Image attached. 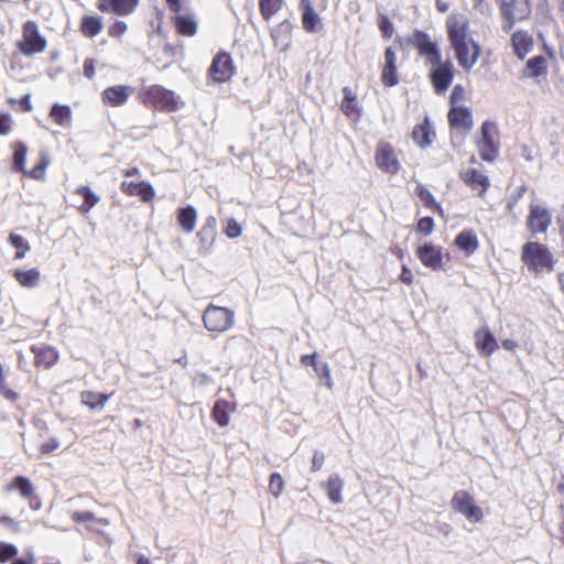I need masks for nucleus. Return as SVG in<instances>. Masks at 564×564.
<instances>
[{
    "label": "nucleus",
    "mask_w": 564,
    "mask_h": 564,
    "mask_svg": "<svg viewBox=\"0 0 564 564\" xmlns=\"http://www.w3.org/2000/svg\"><path fill=\"white\" fill-rule=\"evenodd\" d=\"M127 29H128V26H127L126 22L116 21L115 23H112L109 26L108 34L111 37L118 39L127 32Z\"/></svg>",
    "instance_id": "obj_55"
},
{
    "label": "nucleus",
    "mask_w": 564,
    "mask_h": 564,
    "mask_svg": "<svg viewBox=\"0 0 564 564\" xmlns=\"http://www.w3.org/2000/svg\"><path fill=\"white\" fill-rule=\"evenodd\" d=\"M511 43L513 47L514 54L523 59L524 56L532 50L533 47V39L525 31H517L511 36Z\"/></svg>",
    "instance_id": "obj_30"
},
{
    "label": "nucleus",
    "mask_w": 564,
    "mask_h": 564,
    "mask_svg": "<svg viewBox=\"0 0 564 564\" xmlns=\"http://www.w3.org/2000/svg\"><path fill=\"white\" fill-rule=\"evenodd\" d=\"M521 261L535 275L553 272L556 262L550 248L539 241H528L522 246Z\"/></svg>",
    "instance_id": "obj_2"
},
{
    "label": "nucleus",
    "mask_w": 564,
    "mask_h": 564,
    "mask_svg": "<svg viewBox=\"0 0 564 564\" xmlns=\"http://www.w3.org/2000/svg\"><path fill=\"white\" fill-rule=\"evenodd\" d=\"M18 553V549L10 543L0 542V563H6L13 558Z\"/></svg>",
    "instance_id": "obj_51"
},
{
    "label": "nucleus",
    "mask_w": 564,
    "mask_h": 564,
    "mask_svg": "<svg viewBox=\"0 0 564 564\" xmlns=\"http://www.w3.org/2000/svg\"><path fill=\"white\" fill-rule=\"evenodd\" d=\"M447 119L452 128L467 131L473 127L471 112L465 107H452L447 113Z\"/></svg>",
    "instance_id": "obj_28"
},
{
    "label": "nucleus",
    "mask_w": 564,
    "mask_h": 564,
    "mask_svg": "<svg viewBox=\"0 0 564 564\" xmlns=\"http://www.w3.org/2000/svg\"><path fill=\"white\" fill-rule=\"evenodd\" d=\"M434 227H435V224H434L433 218L430 216H426V217H422L417 220L416 231L424 236H429L433 232Z\"/></svg>",
    "instance_id": "obj_50"
},
{
    "label": "nucleus",
    "mask_w": 564,
    "mask_h": 564,
    "mask_svg": "<svg viewBox=\"0 0 564 564\" xmlns=\"http://www.w3.org/2000/svg\"><path fill=\"white\" fill-rule=\"evenodd\" d=\"M12 275L20 286L26 289L35 288L41 280V272L37 268L29 270L15 269L13 270Z\"/></svg>",
    "instance_id": "obj_36"
},
{
    "label": "nucleus",
    "mask_w": 564,
    "mask_h": 564,
    "mask_svg": "<svg viewBox=\"0 0 564 564\" xmlns=\"http://www.w3.org/2000/svg\"><path fill=\"white\" fill-rule=\"evenodd\" d=\"M74 194L83 198V203L77 207L82 215L88 214L100 200V197L87 185L78 186L74 189Z\"/></svg>",
    "instance_id": "obj_33"
},
{
    "label": "nucleus",
    "mask_w": 564,
    "mask_h": 564,
    "mask_svg": "<svg viewBox=\"0 0 564 564\" xmlns=\"http://www.w3.org/2000/svg\"><path fill=\"white\" fill-rule=\"evenodd\" d=\"M451 506L469 522H479L484 518L481 508L476 505L474 497L466 490L456 491L452 497Z\"/></svg>",
    "instance_id": "obj_12"
},
{
    "label": "nucleus",
    "mask_w": 564,
    "mask_h": 564,
    "mask_svg": "<svg viewBox=\"0 0 564 564\" xmlns=\"http://www.w3.org/2000/svg\"><path fill=\"white\" fill-rule=\"evenodd\" d=\"M96 7L102 13L126 17L135 10L138 3L134 0H98Z\"/></svg>",
    "instance_id": "obj_21"
},
{
    "label": "nucleus",
    "mask_w": 564,
    "mask_h": 564,
    "mask_svg": "<svg viewBox=\"0 0 564 564\" xmlns=\"http://www.w3.org/2000/svg\"><path fill=\"white\" fill-rule=\"evenodd\" d=\"M431 69L429 73L430 82L433 86L435 94H444L452 85L455 77V67L449 59L442 61L438 58V63H429Z\"/></svg>",
    "instance_id": "obj_8"
},
{
    "label": "nucleus",
    "mask_w": 564,
    "mask_h": 564,
    "mask_svg": "<svg viewBox=\"0 0 564 564\" xmlns=\"http://www.w3.org/2000/svg\"><path fill=\"white\" fill-rule=\"evenodd\" d=\"M173 18L176 33L182 36H194L197 32V22L191 14H178Z\"/></svg>",
    "instance_id": "obj_32"
},
{
    "label": "nucleus",
    "mask_w": 564,
    "mask_h": 564,
    "mask_svg": "<svg viewBox=\"0 0 564 564\" xmlns=\"http://www.w3.org/2000/svg\"><path fill=\"white\" fill-rule=\"evenodd\" d=\"M551 225V214L547 209L538 205L530 206V213L527 218V227L532 235L546 232Z\"/></svg>",
    "instance_id": "obj_19"
},
{
    "label": "nucleus",
    "mask_w": 564,
    "mask_h": 564,
    "mask_svg": "<svg viewBox=\"0 0 564 564\" xmlns=\"http://www.w3.org/2000/svg\"><path fill=\"white\" fill-rule=\"evenodd\" d=\"M325 454L322 451H314L313 457H312V466L311 471L317 473L323 468V465L325 463Z\"/></svg>",
    "instance_id": "obj_56"
},
{
    "label": "nucleus",
    "mask_w": 564,
    "mask_h": 564,
    "mask_svg": "<svg viewBox=\"0 0 564 564\" xmlns=\"http://www.w3.org/2000/svg\"><path fill=\"white\" fill-rule=\"evenodd\" d=\"M167 8L171 12L177 13L182 10L181 0H165Z\"/></svg>",
    "instance_id": "obj_63"
},
{
    "label": "nucleus",
    "mask_w": 564,
    "mask_h": 564,
    "mask_svg": "<svg viewBox=\"0 0 564 564\" xmlns=\"http://www.w3.org/2000/svg\"><path fill=\"white\" fill-rule=\"evenodd\" d=\"M319 356L317 352H313L311 355H302L300 358L301 365L304 367H313L315 362L318 360Z\"/></svg>",
    "instance_id": "obj_62"
},
{
    "label": "nucleus",
    "mask_w": 564,
    "mask_h": 564,
    "mask_svg": "<svg viewBox=\"0 0 564 564\" xmlns=\"http://www.w3.org/2000/svg\"><path fill=\"white\" fill-rule=\"evenodd\" d=\"M451 47L462 68L471 69L481 54L480 45L474 40L468 18L463 13H452L445 21Z\"/></svg>",
    "instance_id": "obj_1"
},
{
    "label": "nucleus",
    "mask_w": 564,
    "mask_h": 564,
    "mask_svg": "<svg viewBox=\"0 0 564 564\" xmlns=\"http://www.w3.org/2000/svg\"><path fill=\"white\" fill-rule=\"evenodd\" d=\"M284 490V480L281 474L272 473L269 478V492L274 497L279 498Z\"/></svg>",
    "instance_id": "obj_48"
},
{
    "label": "nucleus",
    "mask_w": 564,
    "mask_h": 564,
    "mask_svg": "<svg viewBox=\"0 0 564 564\" xmlns=\"http://www.w3.org/2000/svg\"><path fill=\"white\" fill-rule=\"evenodd\" d=\"M341 91L343 99L339 105L341 112L349 119L358 120L361 116V109L356 95L348 86H345Z\"/></svg>",
    "instance_id": "obj_29"
},
{
    "label": "nucleus",
    "mask_w": 564,
    "mask_h": 564,
    "mask_svg": "<svg viewBox=\"0 0 564 564\" xmlns=\"http://www.w3.org/2000/svg\"><path fill=\"white\" fill-rule=\"evenodd\" d=\"M138 99L144 107L161 112H174L180 108V98L175 93L161 85L142 88L138 94Z\"/></svg>",
    "instance_id": "obj_3"
},
{
    "label": "nucleus",
    "mask_w": 564,
    "mask_h": 564,
    "mask_svg": "<svg viewBox=\"0 0 564 564\" xmlns=\"http://www.w3.org/2000/svg\"><path fill=\"white\" fill-rule=\"evenodd\" d=\"M475 347L484 357H490L498 348V341L487 327L479 328L474 334Z\"/></svg>",
    "instance_id": "obj_24"
},
{
    "label": "nucleus",
    "mask_w": 564,
    "mask_h": 564,
    "mask_svg": "<svg viewBox=\"0 0 564 564\" xmlns=\"http://www.w3.org/2000/svg\"><path fill=\"white\" fill-rule=\"evenodd\" d=\"M414 192L427 209L436 213L441 217H444V209L442 205L436 202L434 195L425 185L417 184Z\"/></svg>",
    "instance_id": "obj_38"
},
{
    "label": "nucleus",
    "mask_w": 564,
    "mask_h": 564,
    "mask_svg": "<svg viewBox=\"0 0 564 564\" xmlns=\"http://www.w3.org/2000/svg\"><path fill=\"white\" fill-rule=\"evenodd\" d=\"M408 43L417 51L420 56L425 58L426 64L438 63V58L442 56L441 50L426 32L414 30L409 36Z\"/></svg>",
    "instance_id": "obj_10"
},
{
    "label": "nucleus",
    "mask_w": 564,
    "mask_h": 564,
    "mask_svg": "<svg viewBox=\"0 0 564 564\" xmlns=\"http://www.w3.org/2000/svg\"><path fill=\"white\" fill-rule=\"evenodd\" d=\"M8 104L10 106L18 105L19 106L18 110L21 112H31L33 110V106L31 102V94H26V95L22 96L20 99L9 98Z\"/></svg>",
    "instance_id": "obj_49"
},
{
    "label": "nucleus",
    "mask_w": 564,
    "mask_h": 564,
    "mask_svg": "<svg viewBox=\"0 0 564 564\" xmlns=\"http://www.w3.org/2000/svg\"><path fill=\"white\" fill-rule=\"evenodd\" d=\"M30 350L34 356L33 364L36 368L51 369L58 362L59 352L51 345H32Z\"/></svg>",
    "instance_id": "obj_18"
},
{
    "label": "nucleus",
    "mask_w": 564,
    "mask_h": 564,
    "mask_svg": "<svg viewBox=\"0 0 564 564\" xmlns=\"http://www.w3.org/2000/svg\"><path fill=\"white\" fill-rule=\"evenodd\" d=\"M500 12L505 20L503 31L510 32L514 24L529 18L531 13V4L529 0H510L502 1Z\"/></svg>",
    "instance_id": "obj_9"
},
{
    "label": "nucleus",
    "mask_w": 564,
    "mask_h": 564,
    "mask_svg": "<svg viewBox=\"0 0 564 564\" xmlns=\"http://www.w3.org/2000/svg\"><path fill=\"white\" fill-rule=\"evenodd\" d=\"M434 132L429 122V119H424L422 123L416 124L412 131V139L420 148H426L432 144Z\"/></svg>",
    "instance_id": "obj_34"
},
{
    "label": "nucleus",
    "mask_w": 564,
    "mask_h": 564,
    "mask_svg": "<svg viewBox=\"0 0 564 564\" xmlns=\"http://www.w3.org/2000/svg\"><path fill=\"white\" fill-rule=\"evenodd\" d=\"M381 83L384 87H394L399 84L397 55L392 47L384 51V65L381 70Z\"/></svg>",
    "instance_id": "obj_22"
},
{
    "label": "nucleus",
    "mask_w": 564,
    "mask_h": 564,
    "mask_svg": "<svg viewBox=\"0 0 564 564\" xmlns=\"http://www.w3.org/2000/svg\"><path fill=\"white\" fill-rule=\"evenodd\" d=\"M416 257L422 262V264L431 269L432 271H441L444 270V257L447 261L451 260L449 253H443V248L441 246L433 245L432 242H425L422 246H419L416 249Z\"/></svg>",
    "instance_id": "obj_15"
},
{
    "label": "nucleus",
    "mask_w": 564,
    "mask_h": 564,
    "mask_svg": "<svg viewBox=\"0 0 564 564\" xmlns=\"http://www.w3.org/2000/svg\"><path fill=\"white\" fill-rule=\"evenodd\" d=\"M217 237V219L214 216H208L204 225L197 232V238L204 248H210Z\"/></svg>",
    "instance_id": "obj_31"
},
{
    "label": "nucleus",
    "mask_w": 564,
    "mask_h": 564,
    "mask_svg": "<svg viewBox=\"0 0 564 564\" xmlns=\"http://www.w3.org/2000/svg\"><path fill=\"white\" fill-rule=\"evenodd\" d=\"M120 191L130 197H138L142 203H151L155 197L153 186L145 181L134 182L123 180L120 184Z\"/></svg>",
    "instance_id": "obj_17"
},
{
    "label": "nucleus",
    "mask_w": 564,
    "mask_h": 564,
    "mask_svg": "<svg viewBox=\"0 0 564 564\" xmlns=\"http://www.w3.org/2000/svg\"><path fill=\"white\" fill-rule=\"evenodd\" d=\"M283 7V0H259V10L264 21H270Z\"/></svg>",
    "instance_id": "obj_43"
},
{
    "label": "nucleus",
    "mask_w": 564,
    "mask_h": 564,
    "mask_svg": "<svg viewBox=\"0 0 564 564\" xmlns=\"http://www.w3.org/2000/svg\"><path fill=\"white\" fill-rule=\"evenodd\" d=\"M525 74L529 77L545 76L547 73V59L542 56H534L527 62Z\"/></svg>",
    "instance_id": "obj_42"
},
{
    "label": "nucleus",
    "mask_w": 564,
    "mask_h": 564,
    "mask_svg": "<svg viewBox=\"0 0 564 564\" xmlns=\"http://www.w3.org/2000/svg\"><path fill=\"white\" fill-rule=\"evenodd\" d=\"M112 393H98L90 390H84L79 394L82 404L93 411L104 409Z\"/></svg>",
    "instance_id": "obj_35"
},
{
    "label": "nucleus",
    "mask_w": 564,
    "mask_h": 564,
    "mask_svg": "<svg viewBox=\"0 0 564 564\" xmlns=\"http://www.w3.org/2000/svg\"><path fill=\"white\" fill-rule=\"evenodd\" d=\"M0 524L15 533L21 531L20 522L7 514L0 516Z\"/></svg>",
    "instance_id": "obj_57"
},
{
    "label": "nucleus",
    "mask_w": 564,
    "mask_h": 564,
    "mask_svg": "<svg viewBox=\"0 0 564 564\" xmlns=\"http://www.w3.org/2000/svg\"><path fill=\"white\" fill-rule=\"evenodd\" d=\"M224 234L228 238L235 239V238H238L239 236H241L242 228L235 219L230 218L227 220L226 227L224 229Z\"/></svg>",
    "instance_id": "obj_52"
},
{
    "label": "nucleus",
    "mask_w": 564,
    "mask_h": 564,
    "mask_svg": "<svg viewBox=\"0 0 564 564\" xmlns=\"http://www.w3.org/2000/svg\"><path fill=\"white\" fill-rule=\"evenodd\" d=\"M9 242L17 249L14 259H23L26 252L30 250V245L24 237L18 234H10Z\"/></svg>",
    "instance_id": "obj_45"
},
{
    "label": "nucleus",
    "mask_w": 564,
    "mask_h": 564,
    "mask_svg": "<svg viewBox=\"0 0 564 564\" xmlns=\"http://www.w3.org/2000/svg\"><path fill=\"white\" fill-rule=\"evenodd\" d=\"M343 487H344V481L340 478V476L337 474L330 475L327 478L326 482L323 484V488L325 489L328 499L334 505H338V503L343 502V497H341Z\"/></svg>",
    "instance_id": "obj_37"
},
{
    "label": "nucleus",
    "mask_w": 564,
    "mask_h": 564,
    "mask_svg": "<svg viewBox=\"0 0 564 564\" xmlns=\"http://www.w3.org/2000/svg\"><path fill=\"white\" fill-rule=\"evenodd\" d=\"M400 281L406 285H411L414 281V275L406 264H402Z\"/></svg>",
    "instance_id": "obj_60"
},
{
    "label": "nucleus",
    "mask_w": 564,
    "mask_h": 564,
    "mask_svg": "<svg viewBox=\"0 0 564 564\" xmlns=\"http://www.w3.org/2000/svg\"><path fill=\"white\" fill-rule=\"evenodd\" d=\"M6 492L17 491L28 501L30 509L37 511L42 508L41 497L36 494L33 482L25 476L13 477L4 487Z\"/></svg>",
    "instance_id": "obj_11"
},
{
    "label": "nucleus",
    "mask_w": 564,
    "mask_h": 564,
    "mask_svg": "<svg viewBox=\"0 0 564 564\" xmlns=\"http://www.w3.org/2000/svg\"><path fill=\"white\" fill-rule=\"evenodd\" d=\"M132 91L133 89L130 86H110L101 93V101L108 107H121L128 101Z\"/></svg>",
    "instance_id": "obj_20"
},
{
    "label": "nucleus",
    "mask_w": 564,
    "mask_h": 564,
    "mask_svg": "<svg viewBox=\"0 0 564 564\" xmlns=\"http://www.w3.org/2000/svg\"><path fill=\"white\" fill-rule=\"evenodd\" d=\"M194 381L200 386H204V384L209 383L212 381V379L207 373H197Z\"/></svg>",
    "instance_id": "obj_64"
},
{
    "label": "nucleus",
    "mask_w": 564,
    "mask_h": 564,
    "mask_svg": "<svg viewBox=\"0 0 564 564\" xmlns=\"http://www.w3.org/2000/svg\"><path fill=\"white\" fill-rule=\"evenodd\" d=\"M83 68L87 78L93 79L95 77V61L93 58H86Z\"/></svg>",
    "instance_id": "obj_61"
},
{
    "label": "nucleus",
    "mask_w": 564,
    "mask_h": 564,
    "mask_svg": "<svg viewBox=\"0 0 564 564\" xmlns=\"http://www.w3.org/2000/svg\"><path fill=\"white\" fill-rule=\"evenodd\" d=\"M377 167L383 173L395 175L401 170V164L394 148L387 141H379L375 152Z\"/></svg>",
    "instance_id": "obj_14"
},
{
    "label": "nucleus",
    "mask_w": 564,
    "mask_h": 564,
    "mask_svg": "<svg viewBox=\"0 0 564 564\" xmlns=\"http://www.w3.org/2000/svg\"><path fill=\"white\" fill-rule=\"evenodd\" d=\"M204 327L215 335L226 333L235 325V313L224 306L209 304L202 315Z\"/></svg>",
    "instance_id": "obj_5"
},
{
    "label": "nucleus",
    "mask_w": 564,
    "mask_h": 564,
    "mask_svg": "<svg viewBox=\"0 0 564 564\" xmlns=\"http://www.w3.org/2000/svg\"><path fill=\"white\" fill-rule=\"evenodd\" d=\"M236 74V66L231 55L226 51H219L207 69V76L214 84L229 82Z\"/></svg>",
    "instance_id": "obj_7"
},
{
    "label": "nucleus",
    "mask_w": 564,
    "mask_h": 564,
    "mask_svg": "<svg viewBox=\"0 0 564 564\" xmlns=\"http://www.w3.org/2000/svg\"><path fill=\"white\" fill-rule=\"evenodd\" d=\"M70 518L76 523H98L101 525H108L109 521L105 518H97L90 511H74L70 514Z\"/></svg>",
    "instance_id": "obj_44"
},
{
    "label": "nucleus",
    "mask_w": 564,
    "mask_h": 564,
    "mask_svg": "<svg viewBox=\"0 0 564 564\" xmlns=\"http://www.w3.org/2000/svg\"><path fill=\"white\" fill-rule=\"evenodd\" d=\"M453 246L469 258L478 250L479 240L473 229H464L456 235Z\"/></svg>",
    "instance_id": "obj_23"
},
{
    "label": "nucleus",
    "mask_w": 564,
    "mask_h": 564,
    "mask_svg": "<svg viewBox=\"0 0 564 564\" xmlns=\"http://www.w3.org/2000/svg\"><path fill=\"white\" fill-rule=\"evenodd\" d=\"M465 98V89L462 85H456L451 94L452 107H458L457 105Z\"/></svg>",
    "instance_id": "obj_59"
},
{
    "label": "nucleus",
    "mask_w": 564,
    "mask_h": 564,
    "mask_svg": "<svg viewBox=\"0 0 564 564\" xmlns=\"http://www.w3.org/2000/svg\"><path fill=\"white\" fill-rule=\"evenodd\" d=\"M13 127L12 118L7 112H0V135H7Z\"/></svg>",
    "instance_id": "obj_54"
},
{
    "label": "nucleus",
    "mask_w": 564,
    "mask_h": 564,
    "mask_svg": "<svg viewBox=\"0 0 564 564\" xmlns=\"http://www.w3.org/2000/svg\"><path fill=\"white\" fill-rule=\"evenodd\" d=\"M102 30V19L98 15H84L80 20L79 31L88 39L98 35Z\"/></svg>",
    "instance_id": "obj_39"
},
{
    "label": "nucleus",
    "mask_w": 564,
    "mask_h": 564,
    "mask_svg": "<svg viewBox=\"0 0 564 564\" xmlns=\"http://www.w3.org/2000/svg\"><path fill=\"white\" fill-rule=\"evenodd\" d=\"M48 116L57 126L68 127L72 122V108L68 105L54 104Z\"/></svg>",
    "instance_id": "obj_40"
},
{
    "label": "nucleus",
    "mask_w": 564,
    "mask_h": 564,
    "mask_svg": "<svg viewBox=\"0 0 564 564\" xmlns=\"http://www.w3.org/2000/svg\"><path fill=\"white\" fill-rule=\"evenodd\" d=\"M10 149L12 150L11 169L13 172L22 173L24 176L32 180H44L45 171L50 164V158L47 153L41 152L37 164L34 165L31 170H26L25 162L29 152L26 144L22 141H13L10 144Z\"/></svg>",
    "instance_id": "obj_4"
},
{
    "label": "nucleus",
    "mask_w": 564,
    "mask_h": 564,
    "mask_svg": "<svg viewBox=\"0 0 564 564\" xmlns=\"http://www.w3.org/2000/svg\"><path fill=\"white\" fill-rule=\"evenodd\" d=\"M497 134L496 124L485 121L481 126V137L476 142V147L481 160L494 162L499 154V144L495 141Z\"/></svg>",
    "instance_id": "obj_13"
},
{
    "label": "nucleus",
    "mask_w": 564,
    "mask_h": 564,
    "mask_svg": "<svg viewBox=\"0 0 564 564\" xmlns=\"http://www.w3.org/2000/svg\"><path fill=\"white\" fill-rule=\"evenodd\" d=\"M0 395L10 402H17L19 400V393L11 389L6 380L2 365H0Z\"/></svg>",
    "instance_id": "obj_47"
},
{
    "label": "nucleus",
    "mask_w": 564,
    "mask_h": 564,
    "mask_svg": "<svg viewBox=\"0 0 564 564\" xmlns=\"http://www.w3.org/2000/svg\"><path fill=\"white\" fill-rule=\"evenodd\" d=\"M292 29V23L289 20H284L270 32L274 46L279 47L281 52H286L291 46Z\"/></svg>",
    "instance_id": "obj_26"
},
{
    "label": "nucleus",
    "mask_w": 564,
    "mask_h": 564,
    "mask_svg": "<svg viewBox=\"0 0 564 564\" xmlns=\"http://www.w3.org/2000/svg\"><path fill=\"white\" fill-rule=\"evenodd\" d=\"M197 213L193 206L182 207L177 210V223L185 232H192L195 228Z\"/></svg>",
    "instance_id": "obj_41"
},
{
    "label": "nucleus",
    "mask_w": 564,
    "mask_h": 564,
    "mask_svg": "<svg viewBox=\"0 0 564 564\" xmlns=\"http://www.w3.org/2000/svg\"><path fill=\"white\" fill-rule=\"evenodd\" d=\"M59 447V442L55 437L48 438L46 442L41 444L40 446V453L42 455L51 454L52 452L56 451Z\"/></svg>",
    "instance_id": "obj_58"
},
{
    "label": "nucleus",
    "mask_w": 564,
    "mask_h": 564,
    "mask_svg": "<svg viewBox=\"0 0 564 564\" xmlns=\"http://www.w3.org/2000/svg\"><path fill=\"white\" fill-rule=\"evenodd\" d=\"M378 26L383 37L390 39L392 36L394 28L388 17L381 15L378 21Z\"/></svg>",
    "instance_id": "obj_53"
},
{
    "label": "nucleus",
    "mask_w": 564,
    "mask_h": 564,
    "mask_svg": "<svg viewBox=\"0 0 564 564\" xmlns=\"http://www.w3.org/2000/svg\"><path fill=\"white\" fill-rule=\"evenodd\" d=\"M316 376L321 379L324 386L328 389H333L334 381L332 379L330 369L327 362L317 360L313 366Z\"/></svg>",
    "instance_id": "obj_46"
},
{
    "label": "nucleus",
    "mask_w": 564,
    "mask_h": 564,
    "mask_svg": "<svg viewBox=\"0 0 564 564\" xmlns=\"http://www.w3.org/2000/svg\"><path fill=\"white\" fill-rule=\"evenodd\" d=\"M236 411V403L225 400L217 399L212 409V419L220 427H226L230 422V414Z\"/></svg>",
    "instance_id": "obj_27"
},
{
    "label": "nucleus",
    "mask_w": 564,
    "mask_h": 564,
    "mask_svg": "<svg viewBox=\"0 0 564 564\" xmlns=\"http://www.w3.org/2000/svg\"><path fill=\"white\" fill-rule=\"evenodd\" d=\"M302 26L307 33H314L323 28L319 15L315 12L311 0H301Z\"/></svg>",
    "instance_id": "obj_25"
},
{
    "label": "nucleus",
    "mask_w": 564,
    "mask_h": 564,
    "mask_svg": "<svg viewBox=\"0 0 564 564\" xmlns=\"http://www.w3.org/2000/svg\"><path fill=\"white\" fill-rule=\"evenodd\" d=\"M459 178L471 191L476 192L481 198L485 197L486 192L490 187L489 177L481 171L475 167H468L459 172Z\"/></svg>",
    "instance_id": "obj_16"
},
{
    "label": "nucleus",
    "mask_w": 564,
    "mask_h": 564,
    "mask_svg": "<svg viewBox=\"0 0 564 564\" xmlns=\"http://www.w3.org/2000/svg\"><path fill=\"white\" fill-rule=\"evenodd\" d=\"M47 42L39 31L35 21H26L22 25V39L17 42L18 50L25 56H32L45 51Z\"/></svg>",
    "instance_id": "obj_6"
}]
</instances>
